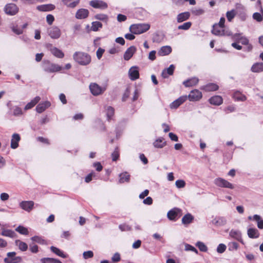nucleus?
I'll return each instance as SVG.
<instances>
[{"mask_svg": "<svg viewBox=\"0 0 263 263\" xmlns=\"http://www.w3.org/2000/svg\"><path fill=\"white\" fill-rule=\"evenodd\" d=\"M74 60L81 65H87L91 62L90 56L83 52H76L73 54Z\"/></svg>", "mask_w": 263, "mask_h": 263, "instance_id": "nucleus-1", "label": "nucleus"}, {"mask_svg": "<svg viewBox=\"0 0 263 263\" xmlns=\"http://www.w3.org/2000/svg\"><path fill=\"white\" fill-rule=\"evenodd\" d=\"M150 25L146 23L133 24L129 27L130 31L135 34H140L148 31Z\"/></svg>", "mask_w": 263, "mask_h": 263, "instance_id": "nucleus-2", "label": "nucleus"}, {"mask_svg": "<svg viewBox=\"0 0 263 263\" xmlns=\"http://www.w3.org/2000/svg\"><path fill=\"white\" fill-rule=\"evenodd\" d=\"M16 252H10L7 254V257L4 259L5 263H20L23 259L21 256H16Z\"/></svg>", "mask_w": 263, "mask_h": 263, "instance_id": "nucleus-3", "label": "nucleus"}, {"mask_svg": "<svg viewBox=\"0 0 263 263\" xmlns=\"http://www.w3.org/2000/svg\"><path fill=\"white\" fill-rule=\"evenodd\" d=\"M4 11L7 15H14L18 13L19 8L16 4L9 3L5 6Z\"/></svg>", "mask_w": 263, "mask_h": 263, "instance_id": "nucleus-4", "label": "nucleus"}, {"mask_svg": "<svg viewBox=\"0 0 263 263\" xmlns=\"http://www.w3.org/2000/svg\"><path fill=\"white\" fill-rule=\"evenodd\" d=\"M90 92L93 96H99L103 93L106 89V87H101L95 83H91L89 85Z\"/></svg>", "mask_w": 263, "mask_h": 263, "instance_id": "nucleus-5", "label": "nucleus"}, {"mask_svg": "<svg viewBox=\"0 0 263 263\" xmlns=\"http://www.w3.org/2000/svg\"><path fill=\"white\" fill-rule=\"evenodd\" d=\"M214 183L216 185L220 187H225L230 189H234V185L232 183L222 178H217L215 179Z\"/></svg>", "mask_w": 263, "mask_h": 263, "instance_id": "nucleus-6", "label": "nucleus"}, {"mask_svg": "<svg viewBox=\"0 0 263 263\" xmlns=\"http://www.w3.org/2000/svg\"><path fill=\"white\" fill-rule=\"evenodd\" d=\"M202 97V94L201 91L198 89H194L187 96V99L188 98L190 101L195 102L199 101Z\"/></svg>", "mask_w": 263, "mask_h": 263, "instance_id": "nucleus-7", "label": "nucleus"}, {"mask_svg": "<svg viewBox=\"0 0 263 263\" xmlns=\"http://www.w3.org/2000/svg\"><path fill=\"white\" fill-rule=\"evenodd\" d=\"M181 212V210L178 208H174L167 213L168 218L171 220L176 221L180 217L179 215Z\"/></svg>", "mask_w": 263, "mask_h": 263, "instance_id": "nucleus-8", "label": "nucleus"}, {"mask_svg": "<svg viewBox=\"0 0 263 263\" xmlns=\"http://www.w3.org/2000/svg\"><path fill=\"white\" fill-rule=\"evenodd\" d=\"M90 5L94 8L105 9L108 7V5L104 1L100 0H93L90 2Z\"/></svg>", "mask_w": 263, "mask_h": 263, "instance_id": "nucleus-9", "label": "nucleus"}, {"mask_svg": "<svg viewBox=\"0 0 263 263\" xmlns=\"http://www.w3.org/2000/svg\"><path fill=\"white\" fill-rule=\"evenodd\" d=\"M187 100V96H182L173 101L170 105L171 109H176Z\"/></svg>", "mask_w": 263, "mask_h": 263, "instance_id": "nucleus-10", "label": "nucleus"}, {"mask_svg": "<svg viewBox=\"0 0 263 263\" xmlns=\"http://www.w3.org/2000/svg\"><path fill=\"white\" fill-rule=\"evenodd\" d=\"M49 35L52 39H58L61 35V31L55 26L51 27L48 29Z\"/></svg>", "mask_w": 263, "mask_h": 263, "instance_id": "nucleus-11", "label": "nucleus"}, {"mask_svg": "<svg viewBox=\"0 0 263 263\" xmlns=\"http://www.w3.org/2000/svg\"><path fill=\"white\" fill-rule=\"evenodd\" d=\"M129 79L132 81H135L139 78V72L138 67L137 66L132 67L128 71Z\"/></svg>", "mask_w": 263, "mask_h": 263, "instance_id": "nucleus-12", "label": "nucleus"}, {"mask_svg": "<svg viewBox=\"0 0 263 263\" xmlns=\"http://www.w3.org/2000/svg\"><path fill=\"white\" fill-rule=\"evenodd\" d=\"M20 206L27 212H30L33 208L34 202L32 201H23L20 203Z\"/></svg>", "mask_w": 263, "mask_h": 263, "instance_id": "nucleus-13", "label": "nucleus"}, {"mask_svg": "<svg viewBox=\"0 0 263 263\" xmlns=\"http://www.w3.org/2000/svg\"><path fill=\"white\" fill-rule=\"evenodd\" d=\"M136 51V48L134 46H131L127 49L124 54V59L126 61L130 60Z\"/></svg>", "mask_w": 263, "mask_h": 263, "instance_id": "nucleus-14", "label": "nucleus"}, {"mask_svg": "<svg viewBox=\"0 0 263 263\" xmlns=\"http://www.w3.org/2000/svg\"><path fill=\"white\" fill-rule=\"evenodd\" d=\"M218 89V85L213 83H208L201 87V89L206 92L214 91L217 90Z\"/></svg>", "mask_w": 263, "mask_h": 263, "instance_id": "nucleus-15", "label": "nucleus"}, {"mask_svg": "<svg viewBox=\"0 0 263 263\" xmlns=\"http://www.w3.org/2000/svg\"><path fill=\"white\" fill-rule=\"evenodd\" d=\"M51 103L49 101H46L39 103L36 107V110L38 113H42L47 108L50 107Z\"/></svg>", "mask_w": 263, "mask_h": 263, "instance_id": "nucleus-16", "label": "nucleus"}, {"mask_svg": "<svg viewBox=\"0 0 263 263\" xmlns=\"http://www.w3.org/2000/svg\"><path fill=\"white\" fill-rule=\"evenodd\" d=\"M209 102L212 105L219 106L223 103V99L221 96L216 95L211 97Z\"/></svg>", "mask_w": 263, "mask_h": 263, "instance_id": "nucleus-17", "label": "nucleus"}, {"mask_svg": "<svg viewBox=\"0 0 263 263\" xmlns=\"http://www.w3.org/2000/svg\"><path fill=\"white\" fill-rule=\"evenodd\" d=\"M190 12L188 11L184 12L178 14L177 16V21L178 23H182L187 21L190 17Z\"/></svg>", "mask_w": 263, "mask_h": 263, "instance_id": "nucleus-18", "label": "nucleus"}, {"mask_svg": "<svg viewBox=\"0 0 263 263\" xmlns=\"http://www.w3.org/2000/svg\"><path fill=\"white\" fill-rule=\"evenodd\" d=\"M21 140V137L18 134H14L12 135L11 140V147L15 149L18 146V142Z\"/></svg>", "mask_w": 263, "mask_h": 263, "instance_id": "nucleus-19", "label": "nucleus"}, {"mask_svg": "<svg viewBox=\"0 0 263 263\" xmlns=\"http://www.w3.org/2000/svg\"><path fill=\"white\" fill-rule=\"evenodd\" d=\"M175 66L174 65L172 64L168 68L166 69H164L162 73L161 76L163 78H168V76H172L174 73V71L175 70Z\"/></svg>", "mask_w": 263, "mask_h": 263, "instance_id": "nucleus-20", "label": "nucleus"}, {"mask_svg": "<svg viewBox=\"0 0 263 263\" xmlns=\"http://www.w3.org/2000/svg\"><path fill=\"white\" fill-rule=\"evenodd\" d=\"M199 82V79L197 78H192L183 82V84L186 87H193L196 85Z\"/></svg>", "mask_w": 263, "mask_h": 263, "instance_id": "nucleus-21", "label": "nucleus"}, {"mask_svg": "<svg viewBox=\"0 0 263 263\" xmlns=\"http://www.w3.org/2000/svg\"><path fill=\"white\" fill-rule=\"evenodd\" d=\"M89 11L86 9H80L76 13V17L78 19H84L88 17Z\"/></svg>", "mask_w": 263, "mask_h": 263, "instance_id": "nucleus-22", "label": "nucleus"}, {"mask_svg": "<svg viewBox=\"0 0 263 263\" xmlns=\"http://www.w3.org/2000/svg\"><path fill=\"white\" fill-rule=\"evenodd\" d=\"M55 8L54 5L49 4L39 5L37 7V9L40 11H50L54 10Z\"/></svg>", "mask_w": 263, "mask_h": 263, "instance_id": "nucleus-23", "label": "nucleus"}, {"mask_svg": "<svg viewBox=\"0 0 263 263\" xmlns=\"http://www.w3.org/2000/svg\"><path fill=\"white\" fill-rule=\"evenodd\" d=\"M194 217L190 213L185 214L182 218L181 221L182 224L187 226L193 222Z\"/></svg>", "mask_w": 263, "mask_h": 263, "instance_id": "nucleus-24", "label": "nucleus"}, {"mask_svg": "<svg viewBox=\"0 0 263 263\" xmlns=\"http://www.w3.org/2000/svg\"><path fill=\"white\" fill-rule=\"evenodd\" d=\"M172 49L170 46H162L158 51V54L160 56L167 55L172 52Z\"/></svg>", "mask_w": 263, "mask_h": 263, "instance_id": "nucleus-25", "label": "nucleus"}, {"mask_svg": "<svg viewBox=\"0 0 263 263\" xmlns=\"http://www.w3.org/2000/svg\"><path fill=\"white\" fill-rule=\"evenodd\" d=\"M212 33L215 35L221 36L224 34V30L218 25L214 24L213 26Z\"/></svg>", "mask_w": 263, "mask_h": 263, "instance_id": "nucleus-26", "label": "nucleus"}, {"mask_svg": "<svg viewBox=\"0 0 263 263\" xmlns=\"http://www.w3.org/2000/svg\"><path fill=\"white\" fill-rule=\"evenodd\" d=\"M41 100V98L39 96L35 97L30 102L28 103L25 106L24 109L27 110L33 108Z\"/></svg>", "mask_w": 263, "mask_h": 263, "instance_id": "nucleus-27", "label": "nucleus"}, {"mask_svg": "<svg viewBox=\"0 0 263 263\" xmlns=\"http://www.w3.org/2000/svg\"><path fill=\"white\" fill-rule=\"evenodd\" d=\"M50 50L51 53L57 58H62L64 57V53L61 50L51 45Z\"/></svg>", "mask_w": 263, "mask_h": 263, "instance_id": "nucleus-28", "label": "nucleus"}, {"mask_svg": "<svg viewBox=\"0 0 263 263\" xmlns=\"http://www.w3.org/2000/svg\"><path fill=\"white\" fill-rule=\"evenodd\" d=\"M106 115L108 121L112 120L115 115V109L111 106H107L106 108Z\"/></svg>", "mask_w": 263, "mask_h": 263, "instance_id": "nucleus-29", "label": "nucleus"}, {"mask_svg": "<svg viewBox=\"0 0 263 263\" xmlns=\"http://www.w3.org/2000/svg\"><path fill=\"white\" fill-rule=\"evenodd\" d=\"M248 235L250 238H257L259 236L258 231L255 228H250L248 230Z\"/></svg>", "mask_w": 263, "mask_h": 263, "instance_id": "nucleus-30", "label": "nucleus"}, {"mask_svg": "<svg viewBox=\"0 0 263 263\" xmlns=\"http://www.w3.org/2000/svg\"><path fill=\"white\" fill-rule=\"evenodd\" d=\"M212 223L216 226H222L226 223V220L223 217H216L212 221Z\"/></svg>", "mask_w": 263, "mask_h": 263, "instance_id": "nucleus-31", "label": "nucleus"}, {"mask_svg": "<svg viewBox=\"0 0 263 263\" xmlns=\"http://www.w3.org/2000/svg\"><path fill=\"white\" fill-rule=\"evenodd\" d=\"M252 71L259 72L263 71V63H256L254 64L251 67Z\"/></svg>", "mask_w": 263, "mask_h": 263, "instance_id": "nucleus-32", "label": "nucleus"}, {"mask_svg": "<svg viewBox=\"0 0 263 263\" xmlns=\"http://www.w3.org/2000/svg\"><path fill=\"white\" fill-rule=\"evenodd\" d=\"M120 183H124L125 182H128L130 180V175L127 172L122 173L120 174Z\"/></svg>", "mask_w": 263, "mask_h": 263, "instance_id": "nucleus-33", "label": "nucleus"}, {"mask_svg": "<svg viewBox=\"0 0 263 263\" xmlns=\"http://www.w3.org/2000/svg\"><path fill=\"white\" fill-rule=\"evenodd\" d=\"M1 234L3 236L9 237L10 238H14L16 236V234L13 231L8 229L3 230L2 231Z\"/></svg>", "mask_w": 263, "mask_h": 263, "instance_id": "nucleus-34", "label": "nucleus"}, {"mask_svg": "<svg viewBox=\"0 0 263 263\" xmlns=\"http://www.w3.org/2000/svg\"><path fill=\"white\" fill-rule=\"evenodd\" d=\"M153 145L156 148H162L166 145V142L163 138H159L153 143Z\"/></svg>", "mask_w": 263, "mask_h": 263, "instance_id": "nucleus-35", "label": "nucleus"}, {"mask_svg": "<svg viewBox=\"0 0 263 263\" xmlns=\"http://www.w3.org/2000/svg\"><path fill=\"white\" fill-rule=\"evenodd\" d=\"M230 236L241 242V243H243L241 234L238 232L236 231H231L230 233Z\"/></svg>", "mask_w": 263, "mask_h": 263, "instance_id": "nucleus-36", "label": "nucleus"}, {"mask_svg": "<svg viewBox=\"0 0 263 263\" xmlns=\"http://www.w3.org/2000/svg\"><path fill=\"white\" fill-rule=\"evenodd\" d=\"M61 69V67L58 65L55 64H51L47 68V70L49 72H57Z\"/></svg>", "mask_w": 263, "mask_h": 263, "instance_id": "nucleus-37", "label": "nucleus"}, {"mask_svg": "<svg viewBox=\"0 0 263 263\" xmlns=\"http://www.w3.org/2000/svg\"><path fill=\"white\" fill-rule=\"evenodd\" d=\"M41 261L42 263H62L59 259L49 257L42 258Z\"/></svg>", "mask_w": 263, "mask_h": 263, "instance_id": "nucleus-38", "label": "nucleus"}, {"mask_svg": "<svg viewBox=\"0 0 263 263\" xmlns=\"http://www.w3.org/2000/svg\"><path fill=\"white\" fill-rule=\"evenodd\" d=\"M50 250L53 253H54L57 255H58L60 257H62L63 258L66 257V256L65 255L64 253L62 251H61L59 249H58L55 247L51 246L50 247Z\"/></svg>", "mask_w": 263, "mask_h": 263, "instance_id": "nucleus-39", "label": "nucleus"}, {"mask_svg": "<svg viewBox=\"0 0 263 263\" xmlns=\"http://www.w3.org/2000/svg\"><path fill=\"white\" fill-rule=\"evenodd\" d=\"M240 42L242 44L247 45L246 51H250L252 49V46L249 44V40L247 38L242 37L240 39Z\"/></svg>", "mask_w": 263, "mask_h": 263, "instance_id": "nucleus-40", "label": "nucleus"}, {"mask_svg": "<svg viewBox=\"0 0 263 263\" xmlns=\"http://www.w3.org/2000/svg\"><path fill=\"white\" fill-rule=\"evenodd\" d=\"M233 98L235 100L237 101H243L246 100V97L245 95L241 94L239 91H236L234 93Z\"/></svg>", "mask_w": 263, "mask_h": 263, "instance_id": "nucleus-41", "label": "nucleus"}, {"mask_svg": "<svg viewBox=\"0 0 263 263\" xmlns=\"http://www.w3.org/2000/svg\"><path fill=\"white\" fill-rule=\"evenodd\" d=\"M15 231L18 232L20 234L27 235L29 234V231L28 229L22 226H19L15 229Z\"/></svg>", "mask_w": 263, "mask_h": 263, "instance_id": "nucleus-42", "label": "nucleus"}, {"mask_svg": "<svg viewBox=\"0 0 263 263\" xmlns=\"http://www.w3.org/2000/svg\"><path fill=\"white\" fill-rule=\"evenodd\" d=\"M16 245L18 246L19 249L22 251H25L28 249V246L26 243L20 240L16 241Z\"/></svg>", "mask_w": 263, "mask_h": 263, "instance_id": "nucleus-43", "label": "nucleus"}, {"mask_svg": "<svg viewBox=\"0 0 263 263\" xmlns=\"http://www.w3.org/2000/svg\"><path fill=\"white\" fill-rule=\"evenodd\" d=\"M102 28V24L100 22H93L92 23L91 27V30L93 31H97L99 28Z\"/></svg>", "mask_w": 263, "mask_h": 263, "instance_id": "nucleus-44", "label": "nucleus"}, {"mask_svg": "<svg viewBox=\"0 0 263 263\" xmlns=\"http://www.w3.org/2000/svg\"><path fill=\"white\" fill-rule=\"evenodd\" d=\"M95 18L97 20L102 21L106 23L107 22L108 20V16L105 14H97L95 16Z\"/></svg>", "mask_w": 263, "mask_h": 263, "instance_id": "nucleus-45", "label": "nucleus"}, {"mask_svg": "<svg viewBox=\"0 0 263 263\" xmlns=\"http://www.w3.org/2000/svg\"><path fill=\"white\" fill-rule=\"evenodd\" d=\"M120 157V152H119V149L118 147H117L114 151L111 154V158L112 160L113 161H116Z\"/></svg>", "mask_w": 263, "mask_h": 263, "instance_id": "nucleus-46", "label": "nucleus"}, {"mask_svg": "<svg viewBox=\"0 0 263 263\" xmlns=\"http://www.w3.org/2000/svg\"><path fill=\"white\" fill-rule=\"evenodd\" d=\"M192 25V23L191 22H185L183 23L182 25H179L178 27V29L179 30H187L191 28Z\"/></svg>", "mask_w": 263, "mask_h": 263, "instance_id": "nucleus-47", "label": "nucleus"}, {"mask_svg": "<svg viewBox=\"0 0 263 263\" xmlns=\"http://www.w3.org/2000/svg\"><path fill=\"white\" fill-rule=\"evenodd\" d=\"M196 246L198 248L199 250L202 252H206L208 251V248L201 241H198L196 243Z\"/></svg>", "mask_w": 263, "mask_h": 263, "instance_id": "nucleus-48", "label": "nucleus"}, {"mask_svg": "<svg viewBox=\"0 0 263 263\" xmlns=\"http://www.w3.org/2000/svg\"><path fill=\"white\" fill-rule=\"evenodd\" d=\"M80 0H67V6L74 8L79 3Z\"/></svg>", "mask_w": 263, "mask_h": 263, "instance_id": "nucleus-49", "label": "nucleus"}, {"mask_svg": "<svg viewBox=\"0 0 263 263\" xmlns=\"http://www.w3.org/2000/svg\"><path fill=\"white\" fill-rule=\"evenodd\" d=\"M119 228L121 231H129L132 230V227L126 223L120 224Z\"/></svg>", "mask_w": 263, "mask_h": 263, "instance_id": "nucleus-50", "label": "nucleus"}, {"mask_svg": "<svg viewBox=\"0 0 263 263\" xmlns=\"http://www.w3.org/2000/svg\"><path fill=\"white\" fill-rule=\"evenodd\" d=\"M235 15L236 13L234 10H232L231 11H228L226 14L227 19L229 22H231L232 20L234 18Z\"/></svg>", "mask_w": 263, "mask_h": 263, "instance_id": "nucleus-51", "label": "nucleus"}, {"mask_svg": "<svg viewBox=\"0 0 263 263\" xmlns=\"http://www.w3.org/2000/svg\"><path fill=\"white\" fill-rule=\"evenodd\" d=\"M204 10L201 8H194L191 10V12L195 15H200L204 13Z\"/></svg>", "mask_w": 263, "mask_h": 263, "instance_id": "nucleus-52", "label": "nucleus"}, {"mask_svg": "<svg viewBox=\"0 0 263 263\" xmlns=\"http://www.w3.org/2000/svg\"><path fill=\"white\" fill-rule=\"evenodd\" d=\"M83 256L84 259H88L93 256V253L92 251H85L83 253Z\"/></svg>", "mask_w": 263, "mask_h": 263, "instance_id": "nucleus-53", "label": "nucleus"}, {"mask_svg": "<svg viewBox=\"0 0 263 263\" xmlns=\"http://www.w3.org/2000/svg\"><path fill=\"white\" fill-rule=\"evenodd\" d=\"M185 251H191L195 252L196 254L198 253V251L195 247H194L193 246H192L189 244H187V243H186L185 245Z\"/></svg>", "mask_w": 263, "mask_h": 263, "instance_id": "nucleus-54", "label": "nucleus"}, {"mask_svg": "<svg viewBox=\"0 0 263 263\" xmlns=\"http://www.w3.org/2000/svg\"><path fill=\"white\" fill-rule=\"evenodd\" d=\"M226 248L227 247L225 245L220 243L217 247V251L219 253H222L226 251Z\"/></svg>", "mask_w": 263, "mask_h": 263, "instance_id": "nucleus-55", "label": "nucleus"}, {"mask_svg": "<svg viewBox=\"0 0 263 263\" xmlns=\"http://www.w3.org/2000/svg\"><path fill=\"white\" fill-rule=\"evenodd\" d=\"M95 176V173L93 172H91L89 174H88L85 178V181L86 183L90 182L92 179V177Z\"/></svg>", "mask_w": 263, "mask_h": 263, "instance_id": "nucleus-56", "label": "nucleus"}, {"mask_svg": "<svg viewBox=\"0 0 263 263\" xmlns=\"http://www.w3.org/2000/svg\"><path fill=\"white\" fill-rule=\"evenodd\" d=\"M253 18L254 20H256L258 22H260L262 20V17L261 15L258 12H255L253 14Z\"/></svg>", "mask_w": 263, "mask_h": 263, "instance_id": "nucleus-57", "label": "nucleus"}, {"mask_svg": "<svg viewBox=\"0 0 263 263\" xmlns=\"http://www.w3.org/2000/svg\"><path fill=\"white\" fill-rule=\"evenodd\" d=\"M54 17L53 15L48 14L46 16V21H47V23L49 25H52L53 22H54Z\"/></svg>", "mask_w": 263, "mask_h": 263, "instance_id": "nucleus-58", "label": "nucleus"}, {"mask_svg": "<svg viewBox=\"0 0 263 263\" xmlns=\"http://www.w3.org/2000/svg\"><path fill=\"white\" fill-rule=\"evenodd\" d=\"M176 185L178 188H182L185 186V182L183 180H177L175 182Z\"/></svg>", "mask_w": 263, "mask_h": 263, "instance_id": "nucleus-59", "label": "nucleus"}, {"mask_svg": "<svg viewBox=\"0 0 263 263\" xmlns=\"http://www.w3.org/2000/svg\"><path fill=\"white\" fill-rule=\"evenodd\" d=\"M120 260H121L120 255L118 253H116L115 254H114L111 258L112 261L114 262H118V261H120Z\"/></svg>", "mask_w": 263, "mask_h": 263, "instance_id": "nucleus-60", "label": "nucleus"}, {"mask_svg": "<svg viewBox=\"0 0 263 263\" xmlns=\"http://www.w3.org/2000/svg\"><path fill=\"white\" fill-rule=\"evenodd\" d=\"M93 166L96 168V171H97L98 172H100L103 169V166L101 165V163L99 162L94 163Z\"/></svg>", "mask_w": 263, "mask_h": 263, "instance_id": "nucleus-61", "label": "nucleus"}, {"mask_svg": "<svg viewBox=\"0 0 263 263\" xmlns=\"http://www.w3.org/2000/svg\"><path fill=\"white\" fill-rule=\"evenodd\" d=\"M104 51L105 50L100 47L98 49L96 54L98 59L100 60L102 58V55L104 53Z\"/></svg>", "mask_w": 263, "mask_h": 263, "instance_id": "nucleus-62", "label": "nucleus"}, {"mask_svg": "<svg viewBox=\"0 0 263 263\" xmlns=\"http://www.w3.org/2000/svg\"><path fill=\"white\" fill-rule=\"evenodd\" d=\"M127 19L126 16L122 14H119L117 16V20L119 22L125 21Z\"/></svg>", "mask_w": 263, "mask_h": 263, "instance_id": "nucleus-63", "label": "nucleus"}, {"mask_svg": "<svg viewBox=\"0 0 263 263\" xmlns=\"http://www.w3.org/2000/svg\"><path fill=\"white\" fill-rule=\"evenodd\" d=\"M156 51L153 50L151 51L148 55V59L152 61H154L156 59Z\"/></svg>", "mask_w": 263, "mask_h": 263, "instance_id": "nucleus-64", "label": "nucleus"}]
</instances>
